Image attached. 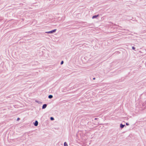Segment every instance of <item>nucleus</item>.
Returning a JSON list of instances; mask_svg holds the SVG:
<instances>
[{
  "label": "nucleus",
  "mask_w": 146,
  "mask_h": 146,
  "mask_svg": "<svg viewBox=\"0 0 146 146\" xmlns=\"http://www.w3.org/2000/svg\"><path fill=\"white\" fill-rule=\"evenodd\" d=\"M35 102H37V103H40V102L37 101H35Z\"/></svg>",
  "instance_id": "nucleus-12"
},
{
  "label": "nucleus",
  "mask_w": 146,
  "mask_h": 146,
  "mask_svg": "<svg viewBox=\"0 0 146 146\" xmlns=\"http://www.w3.org/2000/svg\"><path fill=\"white\" fill-rule=\"evenodd\" d=\"M47 106V105L46 104H44L42 107V109H44Z\"/></svg>",
  "instance_id": "nucleus-3"
},
{
  "label": "nucleus",
  "mask_w": 146,
  "mask_h": 146,
  "mask_svg": "<svg viewBox=\"0 0 146 146\" xmlns=\"http://www.w3.org/2000/svg\"><path fill=\"white\" fill-rule=\"evenodd\" d=\"M120 127L121 128H123L125 126V125H123L122 124H120Z\"/></svg>",
  "instance_id": "nucleus-5"
},
{
  "label": "nucleus",
  "mask_w": 146,
  "mask_h": 146,
  "mask_svg": "<svg viewBox=\"0 0 146 146\" xmlns=\"http://www.w3.org/2000/svg\"><path fill=\"white\" fill-rule=\"evenodd\" d=\"M48 97L49 98L51 99L52 98L53 96L52 95H50L48 96Z\"/></svg>",
  "instance_id": "nucleus-6"
},
{
  "label": "nucleus",
  "mask_w": 146,
  "mask_h": 146,
  "mask_svg": "<svg viewBox=\"0 0 146 146\" xmlns=\"http://www.w3.org/2000/svg\"><path fill=\"white\" fill-rule=\"evenodd\" d=\"M56 30V29H54L53 30H52L50 31L46 32L45 33H48V34H52L53 33H55Z\"/></svg>",
  "instance_id": "nucleus-1"
},
{
  "label": "nucleus",
  "mask_w": 146,
  "mask_h": 146,
  "mask_svg": "<svg viewBox=\"0 0 146 146\" xmlns=\"http://www.w3.org/2000/svg\"><path fill=\"white\" fill-rule=\"evenodd\" d=\"M93 79L94 80V79H95V78H93Z\"/></svg>",
  "instance_id": "nucleus-14"
},
{
  "label": "nucleus",
  "mask_w": 146,
  "mask_h": 146,
  "mask_svg": "<svg viewBox=\"0 0 146 146\" xmlns=\"http://www.w3.org/2000/svg\"><path fill=\"white\" fill-rule=\"evenodd\" d=\"M98 16V15H94V16H93L92 17V18L93 19L96 18H97V17Z\"/></svg>",
  "instance_id": "nucleus-4"
},
{
  "label": "nucleus",
  "mask_w": 146,
  "mask_h": 146,
  "mask_svg": "<svg viewBox=\"0 0 146 146\" xmlns=\"http://www.w3.org/2000/svg\"><path fill=\"white\" fill-rule=\"evenodd\" d=\"M20 119V118H18L17 119V121H18L19 120V119Z\"/></svg>",
  "instance_id": "nucleus-13"
},
{
  "label": "nucleus",
  "mask_w": 146,
  "mask_h": 146,
  "mask_svg": "<svg viewBox=\"0 0 146 146\" xmlns=\"http://www.w3.org/2000/svg\"><path fill=\"white\" fill-rule=\"evenodd\" d=\"M50 119L51 120H54V118L53 117H50Z\"/></svg>",
  "instance_id": "nucleus-8"
},
{
  "label": "nucleus",
  "mask_w": 146,
  "mask_h": 146,
  "mask_svg": "<svg viewBox=\"0 0 146 146\" xmlns=\"http://www.w3.org/2000/svg\"><path fill=\"white\" fill-rule=\"evenodd\" d=\"M38 122L37 121H36L35 123H34V125L36 126L38 125Z\"/></svg>",
  "instance_id": "nucleus-2"
},
{
  "label": "nucleus",
  "mask_w": 146,
  "mask_h": 146,
  "mask_svg": "<svg viewBox=\"0 0 146 146\" xmlns=\"http://www.w3.org/2000/svg\"><path fill=\"white\" fill-rule=\"evenodd\" d=\"M132 49L133 50H135V48L134 47V46H133L132 47Z\"/></svg>",
  "instance_id": "nucleus-10"
},
{
  "label": "nucleus",
  "mask_w": 146,
  "mask_h": 146,
  "mask_svg": "<svg viewBox=\"0 0 146 146\" xmlns=\"http://www.w3.org/2000/svg\"><path fill=\"white\" fill-rule=\"evenodd\" d=\"M126 124L127 125H129V123H126Z\"/></svg>",
  "instance_id": "nucleus-11"
},
{
  "label": "nucleus",
  "mask_w": 146,
  "mask_h": 146,
  "mask_svg": "<svg viewBox=\"0 0 146 146\" xmlns=\"http://www.w3.org/2000/svg\"><path fill=\"white\" fill-rule=\"evenodd\" d=\"M64 62L63 61H62L61 62V64H63Z\"/></svg>",
  "instance_id": "nucleus-9"
},
{
  "label": "nucleus",
  "mask_w": 146,
  "mask_h": 146,
  "mask_svg": "<svg viewBox=\"0 0 146 146\" xmlns=\"http://www.w3.org/2000/svg\"><path fill=\"white\" fill-rule=\"evenodd\" d=\"M64 146H68L67 143L66 142H65L64 143Z\"/></svg>",
  "instance_id": "nucleus-7"
}]
</instances>
